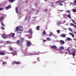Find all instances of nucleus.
Wrapping results in <instances>:
<instances>
[{
	"label": "nucleus",
	"instance_id": "obj_46",
	"mask_svg": "<svg viewBox=\"0 0 76 76\" xmlns=\"http://www.w3.org/2000/svg\"><path fill=\"white\" fill-rule=\"evenodd\" d=\"M51 35H52V34H49V37H51Z\"/></svg>",
	"mask_w": 76,
	"mask_h": 76
},
{
	"label": "nucleus",
	"instance_id": "obj_55",
	"mask_svg": "<svg viewBox=\"0 0 76 76\" xmlns=\"http://www.w3.org/2000/svg\"><path fill=\"white\" fill-rule=\"evenodd\" d=\"M64 29L65 30H66V28H64Z\"/></svg>",
	"mask_w": 76,
	"mask_h": 76
},
{
	"label": "nucleus",
	"instance_id": "obj_15",
	"mask_svg": "<svg viewBox=\"0 0 76 76\" xmlns=\"http://www.w3.org/2000/svg\"><path fill=\"white\" fill-rule=\"evenodd\" d=\"M15 10L16 12V13H18V7H15Z\"/></svg>",
	"mask_w": 76,
	"mask_h": 76
},
{
	"label": "nucleus",
	"instance_id": "obj_6",
	"mask_svg": "<svg viewBox=\"0 0 76 76\" xmlns=\"http://www.w3.org/2000/svg\"><path fill=\"white\" fill-rule=\"evenodd\" d=\"M11 7H12V5H11V4L10 5H9L8 6H7V7L5 9H6V10H8V9H10L11 8Z\"/></svg>",
	"mask_w": 76,
	"mask_h": 76
},
{
	"label": "nucleus",
	"instance_id": "obj_44",
	"mask_svg": "<svg viewBox=\"0 0 76 76\" xmlns=\"http://www.w3.org/2000/svg\"><path fill=\"white\" fill-rule=\"evenodd\" d=\"M3 10V8H0V11H1V10Z\"/></svg>",
	"mask_w": 76,
	"mask_h": 76
},
{
	"label": "nucleus",
	"instance_id": "obj_43",
	"mask_svg": "<svg viewBox=\"0 0 76 76\" xmlns=\"http://www.w3.org/2000/svg\"><path fill=\"white\" fill-rule=\"evenodd\" d=\"M1 28L3 30H4V28L3 27H1Z\"/></svg>",
	"mask_w": 76,
	"mask_h": 76
},
{
	"label": "nucleus",
	"instance_id": "obj_56",
	"mask_svg": "<svg viewBox=\"0 0 76 76\" xmlns=\"http://www.w3.org/2000/svg\"><path fill=\"white\" fill-rule=\"evenodd\" d=\"M47 1V0H45V1Z\"/></svg>",
	"mask_w": 76,
	"mask_h": 76
},
{
	"label": "nucleus",
	"instance_id": "obj_34",
	"mask_svg": "<svg viewBox=\"0 0 76 76\" xmlns=\"http://www.w3.org/2000/svg\"><path fill=\"white\" fill-rule=\"evenodd\" d=\"M60 30H57V32L58 34H60Z\"/></svg>",
	"mask_w": 76,
	"mask_h": 76
},
{
	"label": "nucleus",
	"instance_id": "obj_49",
	"mask_svg": "<svg viewBox=\"0 0 76 76\" xmlns=\"http://www.w3.org/2000/svg\"><path fill=\"white\" fill-rule=\"evenodd\" d=\"M45 41H46V40H43V42H45Z\"/></svg>",
	"mask_w": 76,
	"mask_h": 76
},
{
	"label": "nucleus",
	"instance_id": "obj_1",
	"mask_svg": "<svg viewBox=\"0 0 76 76\" xmlns=\"http://www.w3.org/2000/svg\"><path fill=\"white\" fill-rule=\"evenodd\" d=\"M15 30L18 34H21L23 30V27L22 26H18L16 28Z\"/></svg>",
	"mask_w": 76,
	"mask_h": 76
},
{
	"label": "nucleus",
	"instance_id": "obj_29",
	"mask_svg": "<svg viewBox=\"0 0 76 76\" xmlns=\"http://www.w3.org/2000/svg\"><path fill=\"white\" fill-rule=\"evenodd\" d=\"M69 29L70 31H71V32H72V31H73V30L70 28H69Z\"/></svg>",
	"mask_w": 76,
	"mask_h": 76
},
{
	"label": "nucleus",
	"instance_id": "obj_3",
	"mask_svg": "<svg viewBox=\"0 0 76 76\" xmlns=\"http://www.w3.org/2000/svg\"><path fill=\"white\" fill-rule=\"evenodd\" d=\"M62 3H63V1H58L56 2V4L59 3V6H63V4H62Z\"/></svg>",
	"mask_w": 76,
	"mask_h": 76
},
{
	"label": "nucleus",
	"instance_id": "obj_58",
	"mask_svg": "<svg viewBox=\"0 0 76 76\" xmlns=\"http://www.w3.org/2000/svg\"><path fill=\"white\" fill-rule=\"evenodd\" d=\"M31 56H32V55H33V54H31Z\"/></svg>",
	"mask_w": 76,
	"mask_h": 76
},
{
	"label": "nucleus",
	"instance_id": "obj_23",
	"mask_svg": "<svg viewBox=\"0 0 76 76\" xmlns=\"http://www.w3.org/2000/svg\"><path fill=\"white\" fill-rule=\"evenodd\" d=\"M11 54H13L14 55H16V52L15 51V52H14L13 53H11Z\"/></svg>",
	"mask_w": 76,
	"mask_h": 76
},
{
	"label": "nucleus",
	"instance_id": "obj_32",
	"mask_svg": "<svg viewBox=\"0 0 76 76\" xmlns=\"http://www.w3.org/2000/svg\"><path fill=\"white\" fill-rule=\"evenodd\" d=\"M72 22H73V23H75V24L76 25V22H75V20H74L73 19L72 20Z\"/></svg>",
	"mask_w": 76,
	"mask_h": 76
},
{
	"label": "nucleus",
	"instance_id": "obj_9",
	"mask_svg": "<svg viewBox=\"0 0 76 76\" xmlns=\"http://www.w3.org/2000/svg\"><path fill=\"white\" fill-rule=\"evenodd\" d=\"M28 32L30 34V35H32V33L33 32L32 31V29H31L29 30Z\"/></svg>",
	"mask_w": 76,
	"mask_h": 76
},
{
	"label": "nucleus",
	"instance_id": "obj_16",
	"mask_svg": "<svg viewBox=\"0 0 76 76\" xmlns=\"http://www.w3.org/2000/svg\"><path fill=\"white\" fill-rule=\"evenodd\" d=\"M25 40V38H21V42H23Z\"/></svg>",
	"mask_w": 76,
	"mask_h": 76
},
{
	"label": "nucleus",
	"instance_id": "obj_47",
	"mask_svg": "<svg viewBox=\"0 0 76 76\" xmlns=\"http://www.w3.org/2000/svg\"><path fill=\"white\" fill-rule=\"evenodd\" d=\"M38 54V53H37L36 54H33V55H37Z\"/></svg>",
	"mask_w": 76,
	"mask_h": 76
},
{
	"label": "nucleus",
	"instance_id": "obj_22",
	"mask_svg": "<svg viewBox=\"0 0 76 76\" xmlns=\"http://www.w3.org/2000/svg\"><path fill=\"white\" fill-rule=\"evenodd\" d=\"M16 0H8L10 2H12V3H13V1H15Z\"/></svg>",
	"mask_w": 76,
	"mask_h": 76
},
{
	"label": "nucleus",
	"instance_id": "obj_21",
	"mask_svg": "<svg viewBox=\"0 0 76 76\" xmlns=\"http://www.w3.org/2000/svg\"><path fill=\"white\" fill-rule=\"evenodd\" d=\"M13 47L10 48H9V50H10V51H13L14 50H13Z\"/></svg>",
	"mask_w": 76,
	"mask_h": 76
},
{
	"label": "nucleus",
	"instance_id": "obj_60",
	"mask_svg": "<svg viewBox=\"0 0 76 76\" xmlns=\"http://www.w3.org/2000/svg\"><path fill=\"white\" fill-rule=\"evenodd\" d=\"M29 21V20H28V21Z\"/></svg>",
	"mask_w": 76,
	"mask_h": 76
},
{
	"label": "nucleus",
	"instance_id": "obj_30",
	"mask_svg": "<svg viewBox=\"0 0 76 76\" xmlns=\"http://www.w3.org/2000/svg\"><path fill=\"white\" fill-rule=\"evenodd\" d=\"M47 39V41H49L51 40V39L49 37H48Z\"/></svg>",
	"mask_w": 76,
	"mask_h": 76
},
{
	"label": "nucleus",
	"instance_id": "obj_19",
	"mask_svg": "<svg viewBox=\"0 0 76 76\" xmlns=\"http://www.w3.org/2000/svg\"><path fill=\"white\" fill-rule=\"evenodd\" d=\"M69 35H71V36H72V37H73V38H74V37H75V36L73 34L69 33Z\"/></svg>",
	"mask_w": 76,
	"mask_h": 76
},
{
	"label": "nucleus",
	"instance_id": "obj_28",
	"mask_svg": "<svg viewBox=\"0 0 76 76\" xmlns=\"http://www.w3.org/2000/svg\"><path fill=\"white\" fill-rule=\"evenodd\" d=\"M2 20H3V17L0 18V21H2Z\"/></svg>",
	"mask_w": 76,
	"mask_h": 76
},
{
	"label": "nucleus",
	"instance_id": "obj_18",
	"mask_svg": "<svg viewBox=\"0 0 76 76\" xmlns=\"http://www.w3.org/2000/svg\"><path fill=\"white\" fill-rule=\"evenodd\" d=\"M0 55L1 56H3V55H4V53L3 52H0Z\"/></svg>",
	"mask_w": 76,
	"mask_h": 76
},
{
	"label": "nucleus",
	"instance_id": "obj_17",
	"mask_svg": "<svg viewBox=\"0 0 76 76\" xmlns=\"http://www.w3.org/2000/svg\"><path fill=\"white\" fill-rule=\"evenodd\" d=\"M67 41H72V39L70 38L67 37Z\"/></svg>",
	"mask_w": 76,
	"mask_h": 76
},
{
	"label": "nucleus",
	"instance_id": "obj_7",
	"mask_svg": "<svg viewBox=\"0 0 76 76\" xmlns=\"http://www.w3.org/2000/svg\"><path fill=\"white\" fill-rule=\"evenodd\" d=\"M60 37L63 38H65L66 37V35L65 34H62L60 35Z\"/></svg>",
	"mask_w": 76,
	"mask_h": 76
},
{
	"label": "nucleus",
	"instance_id": "obj_52",
	"mask_svg": "<svg viewBox=\"0 0 76 76\" xmlns=\"http://www.w3.org/2000/svg\"><path fill=\"white\" fill-rule=\"evenodd\" d=\"M28 18H29V19H30V18H31V17H28Z\"/></svg>",
	"mask_w": 76,
	"mask_h": 76
},
{
	"label": "nucleus",
	"instance_id": "obj_5",
	"mask_svg": "<svg viewBox=\"0 0 76 76\" xmlns=\"http://www.w3.org/2000/svg\"><path fill=\"white\" fill-rule=\"evenodd\" d=\"M1 37L2 38H3V39H6L7 38V35H5L4 34H2V35L1 36Z\"/></svg>",
	"mask_w": 76,
	"mask_h": 76
},
{
	"label": "nucleus",
	"instance_id": "obj_24",
	"mask_svg": "<svg viewBox=\"0 0 76 76\" xmlns=\"http://www.w3.org/2000/svg\"><path fill=\"white\" fill-rule=\"evenodd\" d=\"M36 29L37 31H39V26H38L36 27Z\"/></svg>",
	"mask_w": 76,
	"mask_h": 76
},
{
	"label": "nucleus",
	"instance_id": "obj_12",
	"mask_svg": "<svg viewBox=\"0 0 76 76\" xmlns=\"http://www.w3.org/2000/svg\"><path fill=\"white\" fill-rule=\"evenodd\" d=\"M60 43L62 45H63L64 44V41L63 40H61L60 41Z\"/></svg>",
	"mask_w": 76,
	"mask_h": 76
},
{
	"label": "nucleus",
	"instance_id": "obj_8",
	"mask_svg": "<svg viewBox=\"0 0 76 76\" xmlns=\"http://www.w3.org/2000/svg\"><path fill=\"white\" fill-rule=\"evenodd\" d=\"M51 47L52 49L54 48V49H57V46H56L55 45L54 46H51Z\"/></svg>",
	"mask_w": 76,
	"mask_h": 76
},
{
	"label": "nucleus",
	"instance_id": "obj_35",
	"mask_svg": "<svg viewBox=\"0 0 76 76\" xmlns=\"http://www.w3.org/2000/svg\"><path fill=\"white\" fill-rule=\"evenodd\" d=\"M73 12H76V9H73L72 10Z\"/></svg>",
	"mask_w": 76,
	"mask_h": 76
},
{
	"label": "nucleus",
	"instance_id": "obj_36",
	"mask_svg": "<svg viewBox=\"0 0 76 76\" xmlns=\"http://www.w3.org/2000/svg\"><path fill=\"white\" fill-rule=\"evenodd\" d=\"M73 4H74L75 5H76V0H75V1H74Z\"/></svg>",
	"mask_w": 76,
	"mask_h": 76
},
{
	"label": "nucleus",
	"instance_id": "obj_20",
	"mask_svg": "<svg viewBox=\"0 0 76 76\" xmlns=\"http://www.w3.org/2000/svg\"><path fill=\"white\" fill-rule=\"evenodd\" d=\"M45 31L44 30V31L43 32L42 36H44V35H45Z\"/></svg>",
	"mask_w": 76,
	"mask_h": 76
},
{
	"label": "nucleus",
	"instance_id": "obj_39",
	"mask_svg": "<svg viewBox=\"0 0 76 76\" xmlns=\"http://www.w3.org/2000/svg\"><path fill=\"white\" fill-rule=\"evenodd\" d=\"M6 64V62H3V63H2V64L3 65H4V64Z\"/></svg>",
	"mask_w": 76,
	"mask_h": 76
},
{
	"label": "nucleus",
	"instance_id": "obj_33",
	"mask_svg": "<svg viewBox=\"0 0 76 76\" xmlns=\"http://www.w3.org/2000/svg\"><path fill=\"white\" fill-rule=\"evenodd\" d=\"M67 51L69 52H70V48H67Z\"/></svg>",
	"mask_w": 76,
	"mask_h": 76
},
{
	"label": "nucleus",
	"instance_id": "obj_14",
	"mask_svg": "<svg viewBox=\"0 0 76 76\" xmlns=\"http://www.w3.org/2000/svg\"><path fill=\"white\" fill-rule=\"evenodd\" d=\"M70 26H74V27H75V28H76V26L75 25H74L73 23H70Z\"/></svg>",
	"mask_w": 76,
	"mask_h": 76
},
{
	"label": "nucleus",
	"instance_id": "obj_57",
	"mask_svg": "<svg viewBox=\"0 0 76 76\" xmlns=\"http://www.w3.org/2000/svg\"><path fill=\"white\" fill-rule=\"evenodd\" d=\"M67 53V52H66V53Z\"/></svg>",
	"mask_w": 76,
	"mask_h": 76
},
{
	"label": "nucleus",
	"instance_id": "obj_2",
	"mask_svg": "<svg viewBox=\"0 0 76 76\" xmlns=\"http://www.w3.org/2000/svg\"><path fill=\"white\" fill-rule=\"evenodd\" d=\"M71 51H72V56L73 57L76 56V50L75 49L72 48L71 49Z\"/></svg>",
	"mask_w": 76,
	"mask_h": 76
},
{
	"label": "nucleus",
	"instance_id": "obj_50",
	"mask_svg": "<svg viewBox=\"0 0 76 76\" xmlns=\"http://www.w3.org/2000/svg\"><path fill=\"white\" fill-rule=\"evenodd\" d=\"M47 9H46L45 10V12H47Z\"/></svg>",
	"mask_w": 76,
	"mask_h": 76
},
{
	"label": "nucleus",
	"instance_id": "obj_31",
	"mask_svg": "<svg viewBox=\"0 0 76 76\" xmlns=\"http://www.w3.org/2000/svg\"><path fill=\"white\" fill-rule=\"evenodd\" d=\"M59 49H60V50H63L64 49V47H60L59 48Z\"/></svg>",
	"mask_w": 76,
	"mask_h": 76
},
{
	"label": "nucleus",
	"instance_id": "obj_45",
	"mask_svg": "<svg viewBox=\"0 0 76 76\" xmlns=\"http://www.w3.org/2000/svg\"><path fill=\"white\" fill-rule=\"evenodd\" d=\"M60 53L61 54H63V51H60Z\"/></svg>",
	"mask_w": 76,
	"mask_h": 76
},
{
	"label": "nucleus",
	"instance_id": "obj_10",
	"mask_svg": "<svg viewBox=\"0 0 76 76\" xmlns=\"http://www.w3.org/2000/svg\"><path fill=\"white\" fill-rule=\"evenodd\" d=\"M27 36H28V38L29 39H31L32 38V36H31L32 35L31 34H29V35H26Z\"/></svg>",
	"mask_w": 76,
	"mask_h": 76
},
{
	"label": "nucleus",
	"instance_id": "obj_4",
	"mask_svg": "<svg viewBox=\"0 0 76 76\" xmlns=\"http://www.w3.org/2000/svg\"><path fill=\"white\" fill-rule=\"evenodd\" d=\"M31 42H30L29 41H27L26 43V45L27 47H29L31 45Z\"/></svg>",
	"mask_w": 76,
	"mask_h": 76
},
{
	"label": "nucleus",
	"instance_id": "obj_25",
	"mask_svg": "<svg viewBox=\"0 0 76 76\" xmlns=\"http://www.w3.org/2000/svg\"><path fill=\"white\" fill-rule=\"evenodd\" d=\"M67 16L68 18H69V19H70V18H71V16L69 14H68L67 15Z\"/></svg>",
	"mask_w": 76,
	"mask_h": 76
},
{
	"label": "nucleus",
	"instance_id": "obj_11",
	"mask_svg": "<svg viewBox=\"0 0 76 76\" xmlns=\"http://www.w3.org/2000/svg\"><path fill=\"white\" fill-rule=\"evenodd\" d=\"M61 24H62V23L61 21H58L57 23L58 26H59V25H60Z\"/></svg>",
	"mask_w": 76,
	"mask_h": 76
},
{
	"label": "nucleus",
	"instance_id": "obj_54",
	"mask_svg": "<svg viewBox=\"0 0 76 76\" xmlns=\"http://www.w3.org/2000/svg\"><path fill=\"white\" fill-rule=\"evenodd\" d=\"M74 40H75V41H76V39H74Z\"/></svg>",
	"mask_w": 76,
	"mask_h": 76
},
{
	"label": "nucleus",
	"instance_id": "obj_61",
	"mask_svg": "<svg viewBox=\"0 0 76 76\" xmlns=\"http://www.w3.org/2000/svg\"><path fill=\"white\" fill-rule=\"evenodd\" d=\"M27 55V56H28V55Z\"/></svg>",
	"mask_w": 76,
	"mask_h": 76
},
{
	"label": "nucleus",
	"instance_id": "obj_51",
	"mask_svg": "<svg viewBox=\"0 0 76 76\" xmlns=\"http://www.w3.org/2000/svg\"><path fill=\"white\" fill-rule=\"evenodd\" d=\"M74 34H76V32H74Z\"/></svg>",
	"mask_w": 76,
	"mask_h": 76
},
{
	"label": "nucleus",
	"instance_id": "obj_26",
	"mask_svg": "<svg viewBox=\"0 0 76 76\" xmlns=\"http://www.w3.org/2000/svg\"><path fill=\"white\" fill-rule=\"evenodd\" d=\"M10 42L9 41H7L6 42V44H10Z\"/></svg>",
	"mask_w": 76,
	"mask_h": 76
},
{
	"label": "nucleus",
	"instance_id": "obj_13",
	"mask_svg": "<svg viewBox=\"0 0 76 76\" xmlns=\"http://www.w3.org/2000/svg\"><path fill=\"white\" fill-rule=\"evenodd\" d=\"M16 43L17 44H18V45H19L20 44V40H17L16 41Z\"/></svg>",
	"mask_w": 76,
	"mask_h": 76
},
{
	"label": "nucleus",
	"instance_id": "obj_27",
	"mask_svg": "<svg viewBox=\"0 0 76 76\" xmlns=\"http://www.w3.org/2000/svg\"><path fill=\"white\" fill-rule=\"evenodd\" d=\"M69 54H70V55H72V56H73V53L71 52L70 51L69 52Z\"/></svg>",
	"mask_w": 76,
	"mask_h": 76
},
{
	"label": "nucleus",
	"instance_id": "obj_48",
	"mask_svg": "<svg viewBox=\"0 0 76 76\" xmlns=\"http://www.w3.org/2000/svg\"><path fill=\"white\" fill-rule=\"evenodd\" d=\"M70 12V11L68 10L67 11V13H69Z\"/></svg>",
	"mask_w": 76,
	"mask_h": 76
},
{
	"label": "nucleus",
	"instance_id": "obj_59",
	"mask_svg": "<svg viewBox=\"0 0 76 76\" xmlns=\"http://www.w3.org/2000/svg\"><path fill=\"white\" fill-rule=\"evenodd\" d=\"M27 53H28V52H27Z\"/></svg>",
	"mask_w": 76,
	"mask_h": 76
},
{
	"label": "nucleus",
	"instance_id": "obj_37",
	"mask_svg": "<svg viewBox=\"0 0 76 76\" xmlns=\"http://www.w3.org/2000/svg\"><path fill=\"white\" fill-rule=\"evenodd\" d=\"M20 62H16V64H20Z\"/></svg>",
	"mask_w": 76,
	"mask_h": 76
},
{
	"label": "nucleus",
	"instance_id": "obj_41",
	"mask_svg": "<svg viewBox=\"0 0 76 76\" xmlns=\"http://www.w3.org/2000/svg\"><path fill=\"white\" fill-rule=\"evenodd\" d=\"M15 33H13V34H12V37H13V38H14V36H15Z\"/></svg>",
	"mask_w": 76,
	"mask_h": 76
},
{
	"label": "nucleus",
	"instance_id": "obj_42",
	"mask_svg": "<svg viewBox=\"0 0 76 76\" xmlns=\"http://www.w3.org/2000/svg\"><path fill=\"white\" fill-rule=\"evenodd\" d=\"M1 25L3 26H5V25H4V24L2 23H1Z\"/></svg>",
	"mask_w": 76,
	"mask_h": 76
},
{
	"label": "nucleus",
	"instance_id": "obj_53",
	"mask_svg": "<svg viewBox=\"0 0 76 76\" xmlns=\"http://www.w3.org/2000/svg\"><path fill=\"white\" fill-rule=\"evenodd\" d=\"M27 18H28V17H27L26 18L25 20H26L27 19Z\"/></svg>",
	"mask_w": 76,
	"mask_h": 76
},
{
	"label": "nucleus",
	"instance_id": "obj_38",
	"mask_svg": "<svg viewBox=\"0 0 76 76\" xmlns=\"http://www.w3.org/2000/svg\"><path fill=\"white\" fill-rule=\"evenodd\" d=\"M16 62L15 61H13L12 62V64H16Z\"/></svg>",
	"mask_w": 76,
	"mask_h": 76
},
{
	"label": "nucleus",
	"instance_id": "obj_40",
	"mask_svg": "<svg viewBox=\"0 0 76 76\" xmlns=\"http://www.w3.org/2000/svg\"><path fill=\"white\" fill-rule=\"evenodd\" d=\"M13 34V33H10L9 34V36H10V37H11V36H12V35Z\"/></svg>",
	"mask_w": 76,
	"mask_h": 76
}]
</instances>
